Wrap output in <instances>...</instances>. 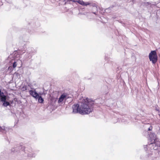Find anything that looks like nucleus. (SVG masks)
<instances>
[{
    "label": "nucleus",
    "mask_w": 160,
    "mask_h": 160,
    "mask_svg": "<svg viewBox=\"0 0 160 160\" xmlns=\"http://www.w3.org/2000/svg\"><path fill=\"white\" fill-rule=\"evenodd\" d=\"M12 152H16L18 155L22 158H25L27 157L33 158L35 157L36 154L30 147H23L22 145H19L11 149Z\"/></svg>",
    "instance_id": "1"
},
{
    "label": "nucleus",
    "mask_w": 160,
    "mask_h": 160,
    "mask_svg": "<svg viewBox=\"0 0 160 160\" xmlns=\"http://www.w3.org/2000/svg\"><path fill=\"white\" fill-rule=\"evenodd\" d=\"M94 103L93 101H91L89 99L82 101L81 104V114H88L91 112L93 110Z\"/></svg>",
    "instance_id": "2"
},
{
    "label": "nucleus",
    "mask_w": 160,
    "mask_h": 160,
    "mask_svg": "<svg viewBox=\"0 0 160 160\" xmlns=\"http://www.w3.org/2000/svg\"><path fill=\"white\" fill-rule=\"evenodd\" d=\"M7 96L4 94L3 92H2L0 89V101L3 102L2 106L4 107H7L10 105L9 102L6 101Z\"/></svg>",
    "instance_id": "3"
},
{
    "label": "nucleus",
    "mask_w": 160,
    "mask_h": 160,
    "mask_svg": "<svg viewBox=\"0 0 160 160\" xmlns=\"http://www.w3.org/2000/svg\"><path fill=\"white\" fill-rule=\"evenodd\" d=\"M149 58L153 64H155L158 60V56L156 51H152L149 55Z\"/></svg>",
    "instance_id": "4"
},
{
    "label": "nucleus",
    "mask_w": 160,
    "mask_h": 160,
    "mask_svg": "<svg viewBox=\"0 0 160 160\" xmlns=\"http://www.w3.org/2000/svg\"><path fill=\"white\" fill-rule=\"evenodd\" d=\"M32 56L30 53L26 52L24 55L23 58L20 61V62L22 63H26L28 61L30 60Z\"/></svg>",
    "instance_id": "5"
},
{
    "label": "nucleus",
    "mask_w": 160,
    "mask_h": 160,
    "mask_svg": "<svg viewBox=\"0 0 160 160\" xmlns=\"http://www.w3.org/2000/svg\"><path fill=\"white\" fill-rule=\"evenodd\" d=\"M72 108L73 113H79L81 114V105L78 104H74L72 106Z\"/></svg>",
    "instance_id": "6"
},
{
    "label": "nucleus",
    "mask_w": 160,
    "mask_h": 160,
    "mask_svg": "<svg viewBox=\"0 0 160 160\" xmlns=\"http://www.w3.org/2000/svg\"><path fill=\"white\" fill-rule=\"evenodd\" d=\"M29 94L33 97L37 99L38 96V94L36 90H30L29 91Z\"/></svg>",
    "instance_id": "7"
},
{
    "label": "nucleus",
    "mask_w": 160,
    "mask_h": 160,
    "mask_svg": "<svg viewBox=\"0 0 160 160\" xmlns=\"http://www.w3.org/2000/svg\"><path fill=\"white\" fill-rule=\"evenodd\" d=\"M67 95L65 94H62L59 98L58 102V103H61L64 99H67Z\"/></svg>",
    "instance_id": "8"
},
{
    "label": "nucleus",
    "mask_w": 160,
    "mask_h": 160,
    "mask_svg": "<svg viewBox=\"0 0 160 160\" xmlns=\"http://www.w3.org/2000/svg\"><path fill=\"white\" fill-rule=\"evenodd\" d=\"M20 60H12L10 63L12 64V66L13 68H16L18 62L21 63L20 62Z\"/></svg>",
    "instance_id": "9"
},
{
    "label": "nucleus",
    "mask_w": 160,
    "mask_h": 160,
    "mask_svg": "<svg viewBox=\"0 0 160 160\" xmlns=\"http://www.w3.org/2000/svg\"><path fill=\"white\" fill-rule=\"evenodd\" d=\"M9 128L7 127H6L5 126L1 127L0 126V132L3 133H6L8 132Z\"/></svg>",
    "instance_id": "10"
},
{
    "label": "nucleus",
    "mask_w": 160,
    "mask_h": 160,
    "mask_svg": "<svg viewBox=\"0 0 160 160\" xmlns=\"http://www.w3.org/2000/svg\"><path fill=\"white\" fill-rule=\"evenodd\" d=\"M153 135V137H151V135L150 136V140H151V144H152L153 143H155L156 142V136L155 134H152Z\"/></svg>",
    "instance_id": "11"
},
{
    "label": "nucleus",
    "mask_w": 160,
    "mask_h": 160,
    "mask_svg": "<svg viewBox=\"0 0 160 160\" xmlns=\"http://www.w3.org/2000/svg\"><path fill=\"white\" fill-rule=\"evenodd\" d=\"M89 3H90L91 4L89 5L93 7V9L92 10L93 11H98L97 7L95 3L89 2Z\"/></svg>",
    "instance_id": "12"
},
{
    "label": "nucleus",
    "mask_w": 160,
    "mask_h": 160,
    "mask_svg": "<svg viewBox=\"0 0 160 160\" xmlns=\"http://www.w3.org/2000/svg\"><path fill=\"white\" fill-rule=\"evenodd\" d=\"M77 2H78L79 4L83 6H87L91 4L89 3V2H84L80 0L77 1Z\"/></svg>",
    "instance_id": "13"
},
{
    "label": "nucleus",
    "mask_w": 160,
    "mask_h": 160,
    "mask_svg": "<svg viewBox=\"0 0 160 160\" xmlns=\"http://www.w3.org/2000/svg\"><path fill=\"white\" fill-rule=\"evenodd\" d=\"M37 99H38V102L40 103H42L44 101L43 99L42 98V97L39 95Z\"/></svg>",
    "instance_id": "14"
},
{
    "label": "nucleus",
    "mask_w": 160,
    "mask_h": 160,
    "mask_svg": "<svg viewBox=\"0 0 160 160\" xmlns=\"http://www.w3.org/2000/svg\"><path fill=\"white\" fill-rule=\"evenodd\" d=\"M105 60L107 62H109L110 61V58L106 57L105 58Z\"/></svg>",
    "instance_id": "15"
},
{
    "label": "nucleus",
    "mask_w": 160,
    "mask_h": 160,
    "mask_svg": "<svg viewBox=\"0 0 160 160\" xmlns=\"http://www.w3.org/2000/svg\"><path fill=\"white\" fill-rule=\"evenodd\" d=\"M27 87L26 86L23 87L22 88V90L23 91H26L27 90Z\"/></svg>",
    "instance_id": "16"
},
{
    "label": "nucleus",
    "mask_w": 160,
    "mask_h": 160,
    "mask_svg": "<svg viewBox=\"0 0 160 160\" xmlns=\"http://www.w3.org/2000/svg\"><path fill=\"white\" fill-rule=\"evenodd\" d=\"M111 10V8H107L105 9V12H108V11H109Z\"/></svg>",
    "instance_id": "17"
},
{
    "label": "nucleus",
    "mask_w": 160,
    "mask_h": 160,
    "mask_svg": "<svg viewBox=\"0 0 160 160\" xmlns=\"http://www.w3.org/2000/svg\"><path fill=\"white\" fill-rule=\"evenodd\" d=\"M147 145H145L144 146V150H145V151H146L148 149V148H147Z\"/></svg>",
    "instance_id": "18"
},
{
    "label": "nucleus",
    "mask_w": 160,
    "mask_h": 160,
    "mask_svg": "<svg viewBox=\"0 0 160 160\" xmlns=\"http://www.w3.org/2000/svg\"><path fill=\"white\" fill-rule=\"evenodd\" d=\"M152 126H150L148 128V131H151L152 130Z\"/></svg>",
    "instance_id": "19"
},
{
    "label": "nucleus",
    "mask_w": 160,
    "mask_h": 160,
    "mask_svg": "<svg viewBox=\"0 0 160 160\" xmlns=\"http://www.w3.org/2000/svg\"><path fill=\"white\" fill-rule=\"evenodd\" d=\"M92 13H94V14H95V15H96V12H92Z\"/></svg>",
    "instance_id": "20"
},
{
    "label": "nucleus",
    "mask_w": 160,
    "mask_h": 160,
    "mask_svg": "<svg viewBox=\"0 0 160 160\" xmlns=\"http://www.w3.org/2000/svg\"><path fill=\"white\" fill-rule=\"evenodd\" d=\"M11 68V67H10V66L9 67V68H8V69H10Z\"/></svg>",
    "instance_id": "21"
},
{
    "label": "nucleus",
    "mask_w": 160,
    "mask_h": 160,
    "mask_svg": "<svg viewBox=\"0 0 160 160\" xmlns=\"http://www.w3.org/2000/svg\"><path fill=\"white\" fill-rule=\"evenodd\" d=\"M26 1H27V0H25L24 1V2H26Z\"/></svg>",
    "instance_id": "22"
}]
</instances>
